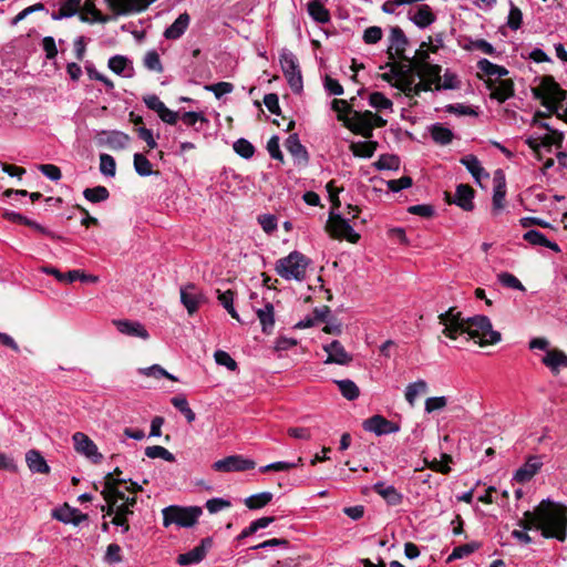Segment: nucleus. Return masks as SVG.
I'll use <instances>...</instances> for the list:
<instances>
[{
	"instance_id": "nucleus-23",
	"label": "nucleus",
	"mask_w": 567,
	"mask_h": 567,
	"mask_svg": "<svg viewBox=\"0 0 567 567\" xmlns=\"http://www.w3.org/2000/svg\"><path fill=\"white\" fill-rule=\"evenodd\" d=\"M410 20L421 29L431 25L435 21V16L427 4L419 6L414 11H409Z\"/></svg>"
},
{
	"instance_id": "nucleus-16",
	"label": "nucleus",
	"mask_w": 567,
	"mask_h": 567,
	"mask_svg": "<svg viewBox=\"0 0 567 567\" xmlns=\"http://www.w3.org/2000/svg\"><path fill=\"white\" fill-rule=\"evenodd\" d=\"M189 24L190 16L187 12H183L169 27L164 30L163 37L166 40H178L185 34Z\"/></svg>"
},
{
	"instance_id": "nucleus-59",
	"label": "nucleus",
	"mask_w": 567,
	"mask_h": 567,
	"mask_svg": "<svg viewBox=\"0 0 567 567\" xmlns=\"http://www.w3.org/2000/svg\"><path fill=\"white\" fill-rule=\"evenodd\" d=\"M445 112L455 114L457 116H464V115L476 116L477 115V112L474 109H472L471 106H467L463 103L447 104L445 106Z\"/></svg>"
},
{
	"instance_id": "nucleus-3",
	"label": "nucleus",
	"mask_w": 567,
	"mask_h": 567,
	"mask_svg": "<svg viewBox=\"0 0 567 567\" xmlns=\"http://www.w3.org/2000/svg\"><path fill=\"white\" fill-rule=\"evenodd\" d=\"M309 264V258L293 250L276 261L275 270L285 280L303 281Z\"/></svg>"
},
{
	"instance_id": "nucleus-41",
	"label": "nucleus",
	"mask_w": 567,
	"mask_h": 567,
	"mask_svg": "<svg viewBox=\"0 0 567 567\" xmlns=\"http://www.w3.org/2000/svg\"><path fill=\"white\" fill-rule=\"evenodd\" d=\"M83 196L86 200L95 204L109 199L110 192L105 186H95L92 188H85L83 190Z\"/></svg>"
},
{
	"instance_id": "nucleus-63",
	"label": "nucleus",
	"mask_w": 567,
	"mask_h": 567,
	"mask_svg": "<svg viewBox=\"0 0 567 567\" xmlns=\"http://www.w3.org/2000/svg\"><path fill=\"white\" fill-rule=\"evenodd\" d=\"M382 29L373 25L364 30L362 39L367 44H375L382 39Z\"/></svg>"
},
{
	"instance_id": "nucleus-25",
	"label": "nucleus",
	"mask_w": 567,
	"mask_h": 567,
	"mask_svg": "<svg viewBox=\"0 0 567 567\" xmlns=\"http://www.w3.org/2000/svg\"><path fill=\"white\" fill-rule=\"evenodd\" d=\"M107 482H106V488L109 491V494L110 496H107V501L110 503V507H109V511H107V515H112L114 514V505L117 501H125V498H128L124 492L120 491L117 487H116V484L118 483H126L127 480L126 478H122V480H115L112 477V474H109L107 477H106Z\"/></svg>"
},
{
	"instance_id": "nucleus-14",
	"label": "nucleus",
	"mask_w": 567,
	"mask_h": 567,
	"mask_svg": "<svg viewBox=\"0 0 567 567\" xmlns=\"http://www.w3.org/2000/svg\"><path fill=\"white\" fill-rule=\"evenodd\" d=\"M323 350L328 353L326 363L344 365L352 361V357L346 351L344 347L338 340H333L330 343L324 344Z\"/></svg>"
},
{
	"instance_id": "nucleus-57",
	"label": "nucleus",
	"mask_w": 567,
	"mask_h": 567,
	"mask_svg": "<svg viewBox=\"0 0 567 567\" xmlns=\"http://www.w3.org/2000/svg\"><path fill=\"white\" fill-rule=\"evenodd\" d=\"M214 358L218 365L226 367L229 371H236L238 368L237 362L226 351H215Z\"/></svg>"
},
{
	"instance_id": "nucleus-40",
	"label": "nucleus",
	"mask_w": 567,
	"mask_h": 567,
	"mask_svg": "<svg viewBox=\"0 0 567 567\" xmlns=\"http://www.w3.org/2000/svg\"><path fill=\"white\" fill-rule=\"evenodd\" d=\"M171 403L175 409H177L187 420L188 423H192L196 419V414L189 408L188 401L184 395H176L171 399Z\"/></svg>"
},
{
	"instance_id": "nucleus-26",
	"label": "nucleus",
	"mask_w": 567,
	"mask_h": 567,
	"mask_svg": "<svg viewBox=\"0 0 567 567\" xmlns=\"http://www.w3.org/2000/svg\"><path fill=\"white\" fill-rule=\"evenodd\" d=\"M460 163L466 167V169L471 173L472 177L478 185H481V179L483 177H489L488 173H486L484 167L482 166L480 159L473 154L463 156L460 159Z\"/></svg>"
},
{
	"instance_id": "nucleus-20",
	"label": "nucleus",
	"mask_w": 567,
	"mask_h": 567,
	"mask_svg": "<svg viewBox=\"0 0 567 567\" xmlns=\"http://www.w3.org/2000/svg\"><path fill=\"white\" fill-rule=\"evenodd\" d=\"M332 231L336 236L346 238L350 243H357L360 238L359 234L350 225L349 220L340 215L333 219Z\"/></svg>"
},
{
	"instance_id": "nucleus-60",
	"label": "nucleus",
	"mask_w": 567,
	"mask_h": 567,
	"mask_svg": "<svg viewBox=\"0 0 567 567\" xmlns=\"http://www.w3.org/2000/svg\"><path fill=\"white\" fill-rule=\"evenodd\" d=\"M231 506L230 501L221 498V497H214L208 501H206L205 507L210 514H216L223 509L229 508Z\"/></svg>"
},
{
	"instance_id": "nucleus-18",
	"label": "nucleus",
	"mask_w": 567,
	"mask_h": 567,
	"mask_svg": "<svg viewBox=\"0 0 567 567\" xmlns=\"http://www.w3.org/2000/svg\"><path fill=\"white\" fill-rule=\"evenodd\" d=\"M107 66L115 74L123 78H132L134 75V68L132 61L121 54L113 55L109 59Z\"/></svg>"
},
{
	"instance_id": "nucleus-42",
	"label": "nucleus",
	"mask_w": 567,
	"mask_h": 567,
	"mask_svg": "<svg viewBox=\"0 0 567 567\" xmlns=\"http://www.w3.org/2000/svg\"><path fill=\"white\" fill-rule=\"evenodd\" d=\"M478 548L480 544L476 542H471L461 546H456L449 555L447 561H454L467 557Z\"/></svg>"
},
{
	"instance_id": "nucleus-48",
	"label": "nucleus",
	"mask_w": 567,
	"mask_h": 567,
	"mask_svg": "<svg viewBox=\"0 0 567 567\" xmlns=\"http://www.w3.org/2000/svg\"><path fill=\"white\" fill-rule=\"evenodd\" d=\"M76 509L78 508H73L68 504H64L63 506L52 511V517L61 523L71 524V522H73V516L76 515Z\"/></svg>"
},
{
	"instance_id": "nucleus-56",
	"label": "nucleus",
	"mask_w": 567,
	"mask_h": 567,
	"mask_svg": "<svg viewBox=\"0 0 567 567\" xmlns=\"http://www.w3.org/2000/svg\"><path fill=\"white\" fill-rule=\"evenodd\" d=\"M399 164H400V161H399L398 156L383 154L379 157V159L375 162L374 165H375L377 169H379V171H384V169L391 171V169H398Z\"/></svg>"
},
{
	"instance_id": "nucleus-7",
	"label": "nucleus",
	"mask_w": 567,
	"mask_h": 567,
	"mask_svg": "<svg viewBox=\"0 0 567 567\" xmlns=\"http://www.w3.org/2000/svg\"><path fill=\"white\" fill-rule=\"evenodd\" d=\"M256 463L251 458L235 454L214 462L213 468L217 472H245L255 468Z\"/></svg>"
},
{
	"instance_id": "nucleus-19",
	"label": "nucleus",
	"mask_w": 567,
	"mask_h": 567,
	"mask_svg": "<svg viewBox=\"0 0 567 567\" xmlns=\"http://www.w3.org/2000/svg\"><path fill=\"white\" fill-rule=\"evenodd\" d=\"M114 324L122 334L141 338L143 340L150 338V333L147 332L145 327L137 321L115 320Z\"/></svg>"
},
{
	"instance_id": "nucleus-15",
	"label": "nucleus",
	"mask_w": 567,
	"mask_h": 567,
	"mask_svg": "<svg viewBox=\"0 0 567 567\" xmlns=\"http://www.w3.org/2000/svg\"><path fill=\"white\" fill-rule=\"evenodd\" d=\"M156 0H109L111 8L121 14L141 12Z\"/></svg>"
},
{
	"instance_id": "nucleus-52",
	"label": "nucleus",
	"mask_w": 567,
	"mask_h": 567,
	"mask_svg": "<svg viewBox=\"0 0 567 567\" xmlns=\"http://www.w3.org/2000/svg\"><path fill=\"white\" fill-rule=\"evenodd\" d=\"M140 373L147 375V377H153L155 379L167 378L172 381H177L176 377H174L173 374L167 372L159 364H153L151 367L140 369Z\"/></svg>"
},
{
	"instance_id": "nucleus-30",
	"label": "nucleus",
	"mask_w": 567,
	"mask_h": 567,
	"mask_svg": "<svg viewBox=\"0 0 567 567\" xmlns=\"http://www.w3.org/2000/svg\"><path fill=\"white\" fill-rule=\"evenodd\" d=\"M81 7V0H65L62 2L58 11L51 13V18L55 21L71 18L78 13Z\"/></svg>"
},
{
	"instance_id": "nucleus-49",
	"label": "nucleus",
	"mask_w": 567,
	"mask_h": 567,
	"mask_svg": "<svg viewBox=\"0 0 567 567\" xmlns=\"http://www.w3.org/2000/svg\"><path fill=\"white\" fill-rule=\"evenodd\" d=\"M145 455L150 458H163L166 462H175V456L167 449L161 445H152L145 449Z\"/></svg>"
},
{
	"instance_id": "nucleus-37",
	"label": "nucleus",
	"mask_w": 567,
	"mask_h": 567,
	"mask_svg": "<svg viewBox=\"0 0 567 567\" xmlns=\"http://www.w3.org/2000/svg\"><path fill=\"white\" fill-rule=\"evenodd\" d=\"M514 95V83L512 80H501L492 93V96L499 102H505Z\"/></svg>"
},
{
	"instance_id": "nucleus-61",
	"label": "nucleus",
	"mask_w": 567,
	"mask_h": 567,
	"mask_svg": "<svg viewBox=\"0 0 567 567\" xmlns=\"http://www.w3.org/2000/svg\"><path fill=\"white\" fill-rule=\"evenodd\" d=\"M446 404L447 399L445 396H431L425 400L424 411L430 414L444 409Z\"/></svg>"
},
{
	"instance_id": "nucleus-46",
	"label": "nucleus",
	"mask_w": 567,
	"mask_h": 567,
	"mask_svg": "<svg viewBox=\"0 0 567 567\" xmlns=\"http://www.w3.org/2000/svg\"><path fill=\"white\" fill-rule=\"evenodd\" d=\"M143 64L148 71L162 73L164 70L159 54L155 50L146 52L143 59Z\"/></svg>"
},
{
	"instance_id": "nucleus-36",
	"label": "nucleus",
	"mask_w": 567,
	"mask_h": 567,
	"mask_svg": "<svg viewBox=\"0 0 567 567\" xmlns=\"http://www.w3.org/2000/svg\"><path fill=\"white\" fill-rule=\"evenodd\" d=\"M130 141V136L120 131L106 133L105 143L112 150H124Z\"/></svg>"
},
{
	"instance_id": "nucleus-8",
	"label": "nucleus",
	"mask_w": 567,
	"mask_h": 567,
	"mask_svg": "<svg viewBox=\"0 0 567 567\" xmlns=\"http://www.w3.org/2000/svg\"><path fill=\"white\" fill-rule=\"evenodd\" d=\"M74 449L79 454L84 455L94 464H99L103 460V455L99 452L96 444L83 432H75L72 436Z\"/></svg>"
},
{
	"instance_id": "nucleus-9",
	"label": "nucleus",
	"mask_w": 567,
	"mask_h": 567,
	"mask_svg": "<svg viewBox=\"0 0 567 567\" xmlns=\"http://www.w3.org/2000/svg\"><path fill=\"white\" fill-rule=\"evenodd\" d=\"M205 301L206 297L194 284H188L181 288V302L189 315L195 313Z\"/></svg>"
},
{
	"instance_id": "nucleus-29",
	"label": "nucleus",
	"mask_w": 567,
	"mask_h": 567,
	"mask_svg": "<svg viewBox=\"0 0 567 567\" xmlns=\"http://www.w3.org/2000/svg\"><path fill=\"white\" fill-rule=\"evenodd\" d=\"M432 140L440 145H449L453 141L454 134L441 123H434L429 127Z\"/></svg>"
},
{
	"instance_id": "nucleus-51",
	"label": "nucleus",
	"mask_w": 567,
	"mask_h": 567,
	"mask_svg": "<svg viewBox=\"0 0 567 567\" xmlns=\"http://www.w3.org/2000/svg\"><path fill=\"white\" fill-rule=\"evenodd\" d=\"M234 151L236 154H238L240 157L245 159H249L254 156L255 147L254 145L246 138H238L234 145Z\"/></svg>"
},
{
	"instance_id": "nucleus-54",
	"label": "nucleus",
	"mask_w": 567,
	"mask_h": 567,
	"mask_svg": "<svg viewBox=\"0 0 567 567\" xmlns=\"http://www.w3.org/2000/svg\"><path fill=\"white\" fill-rule=\"evenodd\" d=\"M429 58V53L424 50L421 52V60L422 63L420 65V72L426 73L430 76L435 78L436 81L441 80L440 73H441V66L436 64H429L426 62V59Z\"/></svg>"
},
{
	"instance_id": "nucleus-13",
	"label": "nucleus",
	"mask_w": 567,
	"mask_h": 567,
	"mask_svg": "<svg viewBox=\"0 0 567 567\" xmlns=\"http://www.w3.org/2000/svg\"><path fill=\"white\" fill-rule=\"evenodd\" d=\"M375 113L371 111H353L351 130L365 138L372 136V122Z\"/></svg>"
},
{
	"instance_id": "nucleus-1",
	"label": "nucleus",
	"mask_w": 567,
	"mask_h": 567,
	"mask_svg": "<svg viewBox=\"0 0 567 567\" xmlns=\"http://www.w3.org/2000/svg\"><path fill=\"white\" fill-rule=\"evenodd\" d=\"M518 525L523 530L514 529L512 537L522 544H530L532 537L525 532L537 529L544 538L565 542L567 538V509L549 498L543 499L533 511H526Z\"/></svg>"
},
{
	"instance_id": "nucleus-39",
	"label": "nucleus",
	"mask_w": 567,
	"mask_h": 567,
	"mask_svg": "<svg viewBox=\"0 0 567 567\" xmlns=\"http://www.w3.org/2000/svg\"><path fill=\"white\" fill-rule=\"evenodd\" d=\"M464 49L468 51L477 50L491 56L497 55L496 49L492 45V43L484 39H470L468 43L464 45Z\"/></svg>"
},
{
	"instance_id": "nucleus-11",
	"label": "nucleus",
	"mask_w": 567,
	"mask_h": 567,
	"mask_svg": "<svg viewBox=\"0 0 567 567\" xmlns=\"http://www.w3.org/2000/svg\"><path fill=\"white\" fill-rule=\"evenodd\" d=\"M362 426L364 431L374 433L378 436L400 431V426L398 424L379 414L364 420Z\"/></svg>"
},
{
	"instance_id": "nucleus-35",
	"label": "nucleus",
	"mask_w": 567,
	"mask_h": 567,
	"mask_svg": "<svg viewBox=\"0 0 567 567\" xmlns=\"http://www.w3.org/2000/svg\"><path fill=\"white\" fill-rule=\"evenodd\" d=\"M334 383L338 385V389L344 399L353 401L359 398L360 390L352 380H334Z\"/></svg>"
},
{
	"instance_id": "nucleus-4",
	"label": "nucleus",
	"mask_w": 567,
	"mask_h": 567,
	"mask_svg": "<svg viewBox=\"0 0 567 567\" xmlns=\"http://www.w3.org/2000/svg\"><path fill=\"white\" fill-rule=\"evenodd\" d=\"M203 511L198 506L179 507L171 505L162 511L163 525L165 527L172 524L186 528L192 527L197 523Z\"/></svg>"
},
{
	"instance_id": "nucleus-2",
	"label": "nucleus",
	"mask_w": 567,
	"mask_h": 567,
	"mask_svg": "<svg viewBox=\"0 0 567 567\" xmlns=\"http://www.w3.org/2000/svg\"><path fill=\"white\" fill-rule=\"evenodd\" d=\"M439 320L444 327L442 333L452 340L467 334L470 339H477L481 346L495 344L501 341V333L493 330L492 322L486 316L477 315L463 318L460 311L450 308L439 316Z\"/></svg>"
},
{
	"instance_id": "nucleus-33",
	"label": "nucleus",
	"mask_w": 567,
	"mask_h": 567,
	"mask_svg": "<svg viewBox=\"0 0 567 567\" xmlns=\"http://www.w3.org/2000/svg\"><path fill=\"white\" fill-rule=\"evenodd\" d=\"M322 0H315L308 3L309 16L319 23H327L330 21V13L321 3Z\"/></svg>"
},
{
	"instance_id": "nucleus-62",
	"label": "nucleus",
	"mask_w": 567,
	"mask_h": 567,
	"mask_svg": "<svg viewBox=\"0 0 567 567\" xmlns=\"http://www.w3.org/2000/svg\"><path fill=\"white\" fill-rule=\"evenodd\" d=\"M205 90L213 92L216 99H220L223 95L231 93L234 85L229 82H218L205 86Z\"/></svg>"
},
{
	"instance_id": "nucleus-43",
	"label": "nucleus",
	"mask_w": 567,
	"mask_h": 567,
	"mask_svg": "<svg viewBox=\"0 0 567 567\" xmlns=\"http://www.w3.org/2000/svg\"><path fill=\"white\" fill-rule=\"evenodd\" d=\"M377 148V143L371 141L357 142L351 145V151L354 156L369 158L373 155Z\"/></svg>"
},
{
	"instance_id": "nucleus-58",
	"label": "nucleus",
	"mask_w": 567,
	"mask_h": 567,
	"mask_svg": "<svg viewBox=\"0 0 567 567\" xmlns=\"http://www.w3.org/2000/svg\"><path fill=\"white\" fill-rule=\"evenodd\" d=\"M506 195L505 183L499 182L494 186L493 190V208L494 210H499L504 207V199Z\"/></svg>"
},
{
	"instance_id": "nucleus-32",
	"label": "nucleus",
	"mask_w": 567,
	"mask_h": 567,
	"mask_svg": "<svg viewBox=\"0 0 567 567\" xmlns=\"http://www.w3.org/2000/svg\"><path fill=\"white\" fill-rule=\"evenodd\" d=\"M429 390L426 381L420 379L415 382L409 383L405 388V400L411 406H414L416 398L420 394L426 393Z\"/></svg>"
},
{
	"instance_id": "nucleus-6",
	"label": "nucleus",
	"mask_w": 567,
	"mask_h": 567,
	"mask_svg": "<svg viewBox=\"0 0 567 567\" xmlns=\"http://www.w3.org/2000/svg\"><path fill=\"white\" fill-rule=\"evenodd\" d=\"M536 99L543 100V104L547 106V102L561 103L566 99V92L560 89L553 76H543L539 85L534 90Z\"/></svg>"
},
{
	"instance_id": "nucleus-47",
	"label": "nucleus",
	"mask_w": 567,
	"mask_h": 567,
	"mask_svg": "<svg viewBox=\"0 0 567 567\" xmlns=\"http://www.w3.org/2000/svg\"><path fill=\"white\" fill-rule=\"evenodd\" d=\"M134 168L135 172L143 177L151 176L153 174L151 162L141 153L134 154Z\"/></svg>"
},
{
	"instance_id": "nucleus-55",
	"label": "nucleus",
	"mask_w": 567,
	"mask_h": 567,
	"mask_svg": "<svg viewBox=\"0 0 567 567\" xmlns=\"http://www.w3.org/2000/svg\"><path fill=\"white\" fill-rule=\"evenodd\" d=\"M100 171L104 176L113 177L116 171V163L114 157L109 154H101Z\"/></svg>"
},
{
	"instance_id": "nucleus-50",
	"label": "nucleus",
	"mask_w": 567,
	"mask_h": 567,
	"mask_svg": "<svg viewBox=\"0 0 567 567\" xmlns=\"http://www.w3.org/2000/svg\"><path fill=\"white\" fill-rule=\"evenodd\" d=\"M523 13L518 7H516L512 0H509V12L507 17V25L511 30L516 31L522 27Z\"/></svg>"
},
{
	"instance_id": "nucleus-12",
	"label": "nucleus",
	"mask_w": 567,
	"mask_h": 567,
	"mask_svg": "<svg viewBox=\"0 0 567 567\" xmlns=\"http://www.w3.org/2000/svg\"><path fill=\"white\" fill-rule=\"evenodd\" d=\"M389 41L388 53L390 58L410 60V58L404 54L409 40L400 27H393L391 29Z\"/></svg>"
},
{
	"instance_id": "nucleus-10",
	"label": "nucleus",
	"mask_w": 567,
	"mask_h": 567,
	"mask_svg": "<svg viewBox=\"0 0 567 567\" xmlns=\"http://www.w3.org/2000/svg\"><path fill=\"white\" fill-rule=\"evenodd\" d=\"M213 546V539L210 537L203 538L199 543V545L195 546L190 550L178 555L177 563L181 566H190L200 563L207 551Z\"/></svg>"
},
{
	"instance_id": "nucleus-34",
	"label": "nucleus",
	"mask_w": 567,
	"mask_h": 567,
	"mask_svg": "<svg viewBox=\"0 0 567 567\" xmlns=\"http://www.w3.org/2000/svg\"><path fill=\"white\" fill-rule=\"evenodd\" d=\"M257 317L261 323L262 331L265 333L271 332L275 324L272 303L268 302L262 309H258Z\"/></svg>"
},
{
	"instance_id": "nucleus-24",
	"label": "nucleus",
	"mask_w": 567,
	"mask_h": 567,
	"mask_svg": "<svg viewBox=\"0 0 567 567\" xmlns=\"http://www.w3.org/2000/svg\"><path fill=\"white\" fill-rule=\"evenodd\" d=\"M373 491L379 494L389 505L396 506L402 503L403 495L398 492L393 485H386L384 482L373 484Z\"/></svg>"
},
{
	"instance_id": "nucleus-21",
	"label": "nucleus",
	"mask_w": 567,
	"mask_h": 567,
	"mask_svg": "<svg viewBox=\"0 0 567 567\" xmlns=\"http://www.w3.org/2000/svg\"><path fill=\"white\" fill-rule=\"evenodd\" d=\"M543 463L538 456H530L526 463L520 466L514 474V480L518 483H525L540 470Z\"/></svg>"
},
{
	"instance_id": "nucleus-45",
	"label": "nucleus",
	"mask_w": 567,
	"mask_h": 567,
	"mask_svg": "<svg viewBox=\"0 0 567 567\" xmlns=\"http://www.w3.org/2000/svg\"><path fill=\"white\" fill-rule=\"evenodd\" d=\"M369 104L371 107L383 111L389 110L392 111L393 103L390 99H388L383 93L381 92H373L369 96Z\"/></svg>"
},
{
	"instance_id": "nucleus-38",
	"label": "nucleus",
	"mask_w": 567,
	"mask_h": 567,
	"mask_svg": "<svg viewBox=\"0 0 567 567\" xmlns=\"http://www.w3.org/2000/svg\"><path fill=\"white\" fill-rule=\"evenodd\" d=\"M272 493L261 492L245 498L244 502L249 509H259L268 505L272 501Z\"/></svg>"
},
{
	"instance_id": "nucleus-28",
	"label": "nucleus",
	"mask_w": 567,
	"mask_h": 567,
	"mask_svg": "<svg viewBox=\"0 0 567 567\" xmlns=\"http://www.w3.org/2000/svg\"><path fill=\"white\" fill-rule=\"evenodd\" d=\"M25 462L32 473L47 474L50 471L47 461L37 450H30L27 452Z\"/></svg>"
},
{
	"instance_id": "nucleus-53",
	"label": "nucleus",
	"mask_w": 567,
	"mask_h": 567,
	"mask_svg": "<svg viewBox=\"0 0 567 567\" xmlns=\"http://www.w3.org/2000/svg\"><path fill=\"white\" fill-rule=\"evenodd\" d=\"M497 280L504 287H507V288H511L514 290L525 291V287L523 286V284L513 274L501 272L497 276Z\"/></svg>"
},
{
	"instance_id": "nucleus-44",
	"label": "nucleus",
	"mask_w": 567,
	"mask_h": 567,
	"mask_svg": "<svg viewBox=\"0 0 567 567\" xmlns=\"http://www.w3.org/2000/svg\"><path fill=\"white\" fill-rule=\"evenodd\" d=\"M185 125L195 127L198 132L202 130V125L207 122L206 117L198 112H184L179 118Z\"/></svg>"
},
{
	"instance_id": "nucleus-27",
	"label": "nucleus",
	"mask_w": 567,
	"mask_h": 567,
	"mask_svg": "<svg viewBox=\"0 0 567 567\" xmlns=\"http://www.w3.org/2000/svg\"><path fill=\"white\" fill-rule=\"evenodd\" d=\"M542 362L553 373H558L561 368H567V355L560 350H548Z\"/></svg>"
},
{
	"instance_id": "nucleus-5",
	"label": "nucleus",
	"mask_w": 567,
	"mask_h": 567,
	"mask_svg": "<svg viewBox=\"0 0 567 567\" xmlns=\"http://www.w3.org/2000/svg\"><path fill=\"white\" fill-rule=\"evenodd\" d=\"M279 63L282 73L295 94H299L303 89V80L297 56L288 49H282L279 53Z\"/></svg>"
},
{
	"instance_id": "nucleus-17",
	"label": "nucleus",
	"mask_w": 567,
	"mask_h": 567,
	"mask_svg": "<svg viewBox=\"0 0 567 567\" xmlns=\"http://www.w3.org/2000/svg\"><path fill=\"white\" fill-rule=\"evenodd\" d=\"M474 189L467 184H460L456 186L454 199L452 203L461 207L465 212L474 209Z\"/></svg>"
},
{
	"instance_id": "nucleus-64",
	"label": "nucleus",
	"mask_w": 567,
	"mask_h": 567,
	"mask_svg": "<svg viewBox=\"0 0 567 567\" xmlns=\"http://www.w3.org/2000/svg\"><path fill=\"white\" fill-rule=\"evenodd\" d=\"M258 223L267 234H271L277 229V217L272 214L260 215L258 217Z\"/></svg>"
},
{
	"instance_id": "nucleus-31",
	"label": "nucleus",
	"mask_w": 567,
	"mask_h": 567,
	"mask_svg": "<svg viewBox=\"0 0 567 567\" xmlns=\"http://www.w3.org/2000/svg\"><path fill=\"white\" fill-rule=\"evenodd\" d=\"M477 69L487 76H496L498 79H502L509 73L505 66L495 64L485 58L478 60Z\"/></svg>"
},
{
	"instance_id": "nucleus-22",
	"label": "nucleus",
	"mask_w": 567,
	"mask_h": 567,
	"mask_svg": "<svg viewBox=\"0 0 567 567\" xmlns=\"http://www.w3.org/2000/svg\"><path fill=\"white\" fill-rule=\"evenodd\" d=\"M286 150L293 156L298 164H307L309 155L306 147L301 144L297 134H291L285 141Z\"/></svg>"
}]
</instances>
